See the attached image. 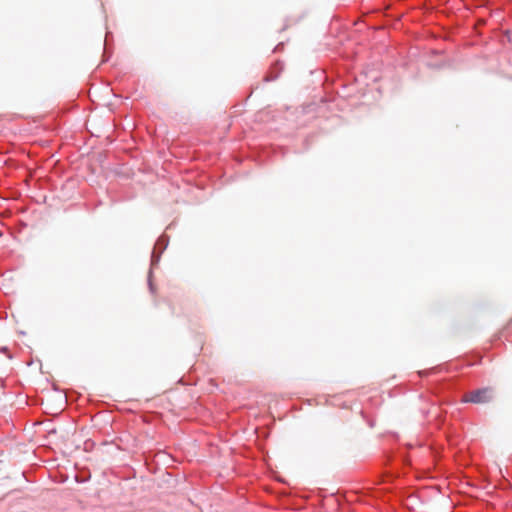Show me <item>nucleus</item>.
I'll use <instances>...</instances> for the list:
<instances>
[{
    "label": "nucleus",
    "mask_w": 512,
    "mask_h": 512,
    "mask_svg": "<svg viewBox=\"0 0 512 512\" xmlns=\"http://www.w3.org/2000/svg\"><path fill=\"white\" fill-rule=\"evenodd\" d=\"M168 243H169L168 236L164 235V234L161 235L157 239V241L155 243V246H154V249H153L152 254H151V268L149 270V275H148V285H149V289H150V291L152 293L154 291V287H153V284H152V281H151L152 269L159 263L160 256L163 253V251L167 248Z\"/></svg>",
    "instance_id": "1"
},
{
    "label": "nucleus",
    "mask_w": 512,
    "mask_h": 512,
    "mask_svg": "<svg viewBox=\"0 0 512 512\" xmlns=\"http://www.w3.org/2000/svg\"><path fill=\"white\" fill-rule=\"evenodd\" d=\"M494 398V390L491 387H484L468 392L464 396L465 402L485 404Z\"/></svg>",
    "instance_id": "2"
},
{
    "label": "nucleus",
    "mask_w": 512,
    "mask_h": 512,
    "mask_svg": "<svg viewBox=\"0 0 512 512\" xmlns=\"http://www.w3.org/2000/svg\"><path fill=\"white\" fill-rule=\"evenodd\" d=\"M278 77V74H269L267 77H266V81H273L275 80L276 78Z\"/></svg>",
    "instance_id": "3"
},
{
    "label": "nucleus",
    "mask_w": 512,
    "mask_h": 512,
    "mask_svg": "<svg viewBox=\"0 0 512 512\" xmlns=\"http://www.w3.org/2000/svg\"><path fill=\"white\" fill-rule=\"evenodd\" d=\"M109 33H106L105 36V47H104V55L107 53V42H108Z\"/></svg>",
    "instance_id": "4"
},
{
    "label": "nucleus",
    "mask_w": 512,
    "mask_h": 512,
    "mask_svg": "<svg viewBox=\"0 0 512 512\" xmlns=\"http://www.w3.org/2000/svg\"><path fill=\"white\" fill-rule=\"evenodd\" d=\"M276 67H279V71L283 69V65L280 62H277Z\"/></svg>",
    "instance_id": "5"
}]
</instances>
